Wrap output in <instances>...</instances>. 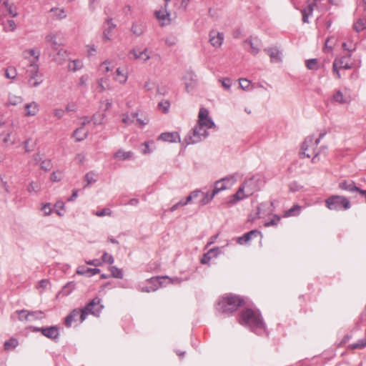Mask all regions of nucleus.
<instances>
[{"mask_svg":"<svg viewBox=\"0 0 366 366\" xmlns=\"http://www.w3.org/2000/svg\"><path fill=\"white\" fill-rule=\"evenodd\" d=\"M307 147H308L307 141H305L302 146V149H301L302 152H300L301 156L307 157H310V155L308 153H307Z\"/></svg>","mask_w":366,"mask_h":366,"instance_id":"62","label":"nucleus"},{"mask_svg":"<svg viewBox=\"0 0 366 366\" xmlns=\"http://www.w3.org/2000/svg\"><path fill=\"white\" fill-rule=\"evenodd\" d=\"M326 207L330 210L347 209L350 207V201L343 196L332 195L325 200Z\"/></svg>","mask_w":366,"mask_h":366,"instance_id":"3","label":"nucleus"},{"mask_svg":"<svg viewBox=\"0 0 366 366\" xmlns=\"http://www.w3.org/2000/svg\"><path fill=\"white\" fill-rule=\"evenodd\" d=\"M99 272H100V269H97V268H94V269H86V270H83V269H78L77 270V273L78 274H86L88 273L89 276H92V275H94L96 274H99Z\"/></svg>","mask_w":366,"mask_h":366,"instance_id":"48","label":"nucleus"},{"mask_svg":"<svg viewBox=\"0 0 366 366\" xmlns=\"http://www.w3.org/2000/svg\"><path fill=\"white\" fill-rule=\"evenodd\" d=\"M107 28L105 29L103 33V39L104 41H109L112 39L114 33V26L110 23L107 24Z\"/></svg>","mask_w":366,"mask_h":366,"instance_id":"33","label":"nucleus"},{"mask_svg":"<svg viewBox=\"0 0 366 366\" xmlns=\"http://www.w3.org/2000/svg\"><path fill=\"white\" fill-rule=\"evenodd\" d=\"M19 320L21 321H31L34 319L40 318L39 315L43 313L41 311L29 312L27 310H21L18 312Z\"/></svg>","mask_w":366,"mask_h":366,"instance_id":"18","label":"nucleus"},{"mask_svg":"<svg viewBox=\"0 0 366 366\" xmlns=\"http://www.w3.org/2000/svg\"><path fill=\"white\" fill-rule=\"evenodd\" d=\"M248 197H249V194H248L244 187H243L242 185H241L238 189L237 192L234 194H232L229 197L227 204L229 206L234 205L237 204L238 202L243 200L244 199Z\"/></svg>","mask_w":366,"mask_h":366,"instance_id":"11","label":"nucleus"},{"mask_svg":"<svg viewBox=\"0 0 366 366\" xmlns=\"http://www.w3.org/2000/svg\"><path fill=\"white\" fill-rule=\"evenodd\" d=\"M170 107V104L168 101L164 100L160 102L158 104L159 109L163 112V113H167L169 111Z\"/></svg>","mask_w":366,"mask_h":366,"instance_id":"51","label":"nucleus"},{"mask_svg":"<svg viewBox=\"0 0 366 366\" xmlns=\"http://www.w3.org/2000/svg\"><path fill=\"white\" fill-rule=\"evenodd\" d=\"M206 129L207 128L204 126L197 124L192 130V136L190 137L189 143H197L205 138L207 135Z\"/></svg>","mask_w":366,"mask_h":366,"instance_id":"10","label":"nucleus"},{"mask_svg":"<svg viewBox=\"0 0 366 366\" xmlns=\"http://www.w3.org/2000/svg\"><path fill=\"white\" fill-rule=\"evenodd\" d=\"M18 345V341L14 338H11L4 343V349L10 350L15 348Z\"/></svg>","mask_w":366,"mask_h":366,"instance_id":"47","label":"nucleus"},{"mask_svg":"<svg viewBox=\"0 0 366 366\" xmlns=\"http://www.w3.org/2000/svg\"><path fill=\"white\" fill-rule=\"evenodd\" d=\"M200 191H194L193 192H192L190 194V195H189L187 197V200L186 202H182L180 201L179 202V204L182 205V206H184V205H186L187 203L190 202L192 201V199L193 198H196L199 196V194H200Z\"/></svg>","mask_w":366,"mask_h":366,"instance_id":"54","label":"nucleus"},{"mask_svg":"<svg viewBox=\"0 0 366 366\" xmlns=\"http://www.w3.org/2000/svg\"><path fill=\"white\" fill-rule=\"evenodd\" d=\"M40 167L44 171H49L52 168V163L49 159H44L40 163Z\"/></svg>","mask_w":366,"mask_h":366,"instance_id":"52","label":"nucleus"},{"mask_svg":"<svg viewBox=\"0 0 366 366\" xmlns=\"http://www.w3.org/2000/svg\"><path fill=\"white\" fill-rule=\"evenodd\" d=\"M82 66V64L79 60L71 61L68 64V68L70 71H75Z\"/></svg>","mask_w":366,"mask_h":366,"instance_id":"45","label":"nucleus"},{"mask_svg":"<svg viewBox=\"0 0 366 366\" xmlns=\"http://www.w3.org/2000/svg\"><path fill=\"white\" fill-rule=\"evenodd\" d=\"M333 98L336 102L340 103V104H346V103L349 102L348 98L344 97L342 93L340 91L337 92L334 94Z\"/></svg>","mask_w":366,"mask_h":366,"instance_id":"39","label":"nucleus"},{"mask_svg":"<svg viewBox=\"0 0 366 366\" xmlns=\"http://www.w3.org/2000/svg\"><path fill=\"white\" fill-rule=\"evenodd\" d=\"M62 179V172L60 171H54L50 175V180L53 182H57Z\"/></svg>","mask_w":366,"mask_h":366,"instance_id":"50","label":"nucleus"},{"mask_svg":"<svg viewBox=\"0 0 366 366\" xmlns=\"http://www.w3.org/2000/svg\"><path fill=\"white\" fill-rule=\"evenodd\" d=\"M97 217H104V216H111L112 211L109 208H105L102 209L101 211H98L94 213Z\"/></svg>","mask_w":366,"mask_h":366,"instance_id":"59","label":"nucleus"},{"mask_svg":"<svg viewBox=\"0 0 366 366\" xmlns=\"http://www.w3.org/2000/svg\"><path fill=\"white\" fill-rule=\"evenodd\" d=\"M259 234H260V232H258L257 230H252V231L244 234L243 236L239 237L238 242L239 244H243V243L247 242L252 238V236H257Z\"/></svg>","mask_w":366,"mask_h":366,"instance_id":"34","label":"nucleus"},{"mask_svg":"<svg viewBox=\"0 0 366 366\" xmlns=\"http://www.w3.org/2000/svg\"><path fill=\"white\" fill-rule=\"evenodd\" d=\"M85 310L79 309H75L66 317L65 324L66 327H70L74 321L77 320V317L79 318L81 322L85 320Z\"/></svg>","mask_w":366,"mask_h":366,"instance_id":"12","label":"nucleus"},{"mask_svg":"<svg viewBox=\"0 0 366 366\" xmlns=\"http://www.w3.org/2000/svg\"><path fill=\"white\" fill-rule=\"evenodd\" d=\"M51 12L52 13L53 16L58 19H64L66 16L64 10L60 8L51 9Z\"/></svg>","mask_w":366,"mask_h":366,"instance_id":"38","label":"nucleus"},{"mask_svg":"<svg viewBox=\"0 0 366 366\" xmlns=\"http://www.w3.org/2000/svg\"><path fill=\"white\" fill-rule=\"evenodd\" d=\"M239 324L252 329L263 328L264 322L257 310L246 308L239 313Z\"/></svg>","mask_w":366,"mask_h":366,"instance_id":"2","label":"nucleus"},{"mask_svg":"<svg viewBox=\"0 0 366 366\" xmlns=\"http://www.w3.org/2000/svg\"><path fill=\"white\" fill-rule=\"evenodd\" d=\"M280 221V217L278 216H274L272 219H271L269 222H267L264 223V227H270V226H274L277 225V223Z\"/></svg>","mask_w":366,"mask_h":366,"instance_id":"61","label":"nucleus"},{"mask_svg":"<svg viewBox=\"0 0 366 366\" xmlns=\"http://www.w3.org/2000/svg\"><path fill=\"white\" fill-rule=\"evenodd\" d=\"M339 188L342 190H347L349 192H358L360 193V191L362 189H359L355 185V183L352 181L347 182V181H343L339 184Z\"/></svg>","mask_w":366,"mask_h":366,"instance_id":"24","label":"nucleus"},{"mask_svg":"<svg viewBox=\"0 0 366 366\" xmlns=\"http://www.w3.org/2000/svg\"><path fill=\"white\" fill-rule=\"evenodd\" d=\"M244 44H248L249 45L250 49L249 51L253 55L257 54L260 50L261 42L260 40L256 37L247 39L244 41Z\"/></svg>","mask_w":366,"mask_h":366,"instance_id":"20","label":"nucleus"},{"mask_svg":"<svg viewBox=\"0 0 366 366\" xmlns=\"http://www.w3.org/2000/svg\"><path fill=\"white\" fill-rule=\"evenodd\" d=\"M19 141L20 140L17 137L16 134L13 133L11 129L7 134L4 137V139L2 140L6 145H12L19 143Z\"/></svg>","mask_w":366,"mask_h":366,"instance_id":"26","label":"nucleus"},{"mask_svg":"<svg viewBox=\"0 0 366 366\" xmlns=\"http://www.w3.org/2000/svg\"><path fill=\"white\" fill-rule=\"evenodd\" d=\"M202 198L200 200L199 204L202 205H205L212 201L216 194H214V192L212 190L211 193H202Z\"/></svg>","mask_w":366,"mask_h":366,"instance_id":"36","label":"nucleus"},{"mask_svg":"<svg viewBox=\"0 0 366 366\" xmlns=\"http://www.w3.org/2000/svg\"><path fill=\"white\" fill-rule=\"evenodd\" d=\"M242 185L244 187L249 196H251L256 190V184L253 179L245 181Z\"/></svg>","mask_w":366,"mask_h":366,"instance_id":"30","label":"nucleus"},{"mask_svg":"<svg viewBox=\"0 0 366 366\" xmlns=\"http://www.w3.org/2000/svg\"><path fill=\"white\" fill-rule=\"evenodd\" d=\"M34 331H39L44 336L51 340H56V338H58L59 335V328L56 326L35 328Z\"/></svg>","mask_w":366,"mask_h":366,"instance_id":"14","label":"nucleus"},{"mask_svg":"<svg viewBox=\"0 0 366 366\" xmlns=\"http://www.w3.org/2000/svg\"><path fill=\"white\" fill-rule=\"evenodd\" d=\"M129 58L134 60H139L145 61L149 59V55L147 49L140 50L139 49H134L129 53Z\"/></svg>","mask_w":366,"mask_h":366,"instance_id":"16","label":"nucleus"},{"mask_svg":"<svg viewBox=\"0 0 366 366\" xmlns=\"http://www.w3.org/2000/svg\"><path fill=\"white\" fill-rule=\"evenodd\" d=\"M16 27V25L15 21L13 20H9V21H7V22L4 26V29L6 31H13L15 30Z\"/></svg>","mask_w":366,"mask_h":366,"instance_id":"58","label":"nucleus"},{"mask_svg":"<svg viewBox=\"0 0 366 366\" xmlns=\"http://www.w3.org/2000/svg\"><path fill=\"white\" fill-rule=\"evenodd\" d=\"M54 207L56 213L60 217L63 216V212L61 211L64 209V203L63 202H57Z\"/></svg>","mask_w":366,"mask_h":366,"instance_id":"57","label":"nucleus"},{"mask_svg":"<svg viewBox=\"0 0 366 366\" xmlns=\"http://www.w3.org/2000/svg\"><path fill=\"white\" fill-rule=\"evenodd\" d=\"M113 69V66L112 63L108 61H105L102 63L99 66V71L103 74H107V72L112 71Z\"/></svg>","mask_w":366,"mask_h":366,"instance_id":"40","label":"nucleus"},{"mask_svg":"<svg viewBox=\"0 0 366 366\" xmlns=\"http://www.w3.org/2000/svg\"><path fill=\"white\" fill-rule=\"evenodd\" d=\"M264 51L269 56L272 62H279L281 61V53L277 48L266 49Z\"/></svg>","mask_w":366,"mask_h":366,"instance_id":"25","label":"nucleus"},{"mask_svg":"<svg viewBox=\"0 0 366 366\" xmlns=\"http://www.w3.org/2000/svg\"><path fill=\"white\" fill-rule=\"evenodd\" d=\"M87 130L84 127H81L74 131L73 135L76 141L80 142L87 137Z\"/></svg>","mask_w":366,"mask_h":366,"instance_id":"31","label":"nucleus"},{"mask_svg":"<svg viewBox=\"0 0 366 366\" xmlns=\"http://www.w3.org/2000/svg\"><path fill=\"white\" fill-rule=\"evenodd\" d=\"M239 86L242 90L248 91L252 88V83L249 80L244 78L239 79Z\"/></svg>","mask_w":366,"mask_h":366,"instance_id":"41","label":"nucleus"},{"mask_svg":"<svg viewBox=\"0 0 366 366\" xmlns=\"http://www.w3.org/2000/svg\"><path fill=\"white\" fill-rule=\"evenodd\" d=\"M342 46L345 50L348 51H352L355 50V45L352 44V43L350 45H347V43L344 42V43H342Z\"/></svg>","mask_w":366,"mask_h":366,"instance_id":"64","label":"nucleus"},{"mask_svg":"<svg viewBox=\"0 0 366 366\" xmlns=\"http://www.w3.org/2000/svg\"><path fill=\"white\" fill-rule=\"evenodd\" d=\"M10 129V127L6 124H0V139L1 140L4 139V137H5L7 134Z\"/></svg>","mask_w":366,"mask_h":366,"instance_id":"55","label":"nucleus"},{"mask_svg":"<svg viewBox=\"0 0 366 366\" xmlns=\"http://www.w3.org/2000/svg\"><path fill=\"white\" fill-rule=\"evenodd\" d=\"M244 304V300L238 295L225 294L218 300L217 310L222 314H232Z\"/></svg>","mask_w":366,"mask_h":366,"instance_id":"1","label":"nucleus"},{"mask_svg":"<svg viewBox=\"0 0 366 366\" xmlns=\"http://www.w3.org/2000/svg\"><path fill=\"white\" fill-rule=\"evenodd\" d=\"M177 10H168L167 6H165L164 9H159L154 12L155 16L159 21L161 26H164L169 24L172 20V18H175L177 14Z\"/></svg>","mask_w":366,"mask_h":366,"instance_id":"6","label":"nucleus"},{"mask_svg":"<svg viewBox=\"0 0 366 366\" xmlns=\"http://www.w3.org/2000/svg\"><path fill=\"white\" fill-rule=\"evenodd\" d=\"M39 112V105L35 102H31L24 104L23 114L26 117H34Z\"/></svg>","mask_w":366,"mask_h":366,"instance_id":"15","label":"nucleus"},{"mask_svg":"<svg viewBox=\"0 0 366 366\" xmlns=\"http://www.w3.org/2000/svg\"><path fill=\"white\" fill-rule=\"evenodd\" d=\"M111 275L115 278L122 279L123 277L122 271L117 267L112 266L109 268Z\"/></svg>","mask_w":366,"mask_h":366,"instance_id":"44","label":"nucleus"},{"mask_svg":"<svg viewBox=\"0 0 366 366\" xmlns=\"http://www.w3.org/2000/svg\"><path fill=\"white\" fill-rule=\"evenodd\" d=\"M46 42L55 50L62 44V39L59 34L50 33L46 36Z\"/></svg>","mask_w":366,"mask_h":366,"instance_id":"19","label":"nucleus"},{"mask_svg":"<svg viewBox=\"0 0 366 366\" xmlns=\"http://www.w3.org/2000/svg\"><path fill=\"white\" fill-rule=\"evenodd\" d=\"M40 56V51L37 49H28L23 51L22 56L24 59L30 62L29 69L31 72L36 74L38 70V65L36 62L39 61Z\"/></svg>","mask_w":366,"mask_h":366,"instance_id":"5","label":"nucleus"},{"mask_svg":"<svg viewBox=\"0 0 366 366\" xmlns=\"http://www.w3.org/2000/svg\"><path fill=\"white\" fill-rule=\"evenodd\" d=\"M236 182L234 177H228L217 181L214 183L213 191L217 194L219 192L229 189Z\"/></svg>","mask_w":366,"mask_h":366,"instance_id":"7","label":"nucleus"},{"mask_svg":"<svg viewBox=\"0 0 366 366\" xmlns=\"http://www.w3.org/2000/svg\"><path fill=\"white\" fill-rule=\"evenodd\" d=\"M305 64L309 69H317L318 68L317 60L316 59L307 60Z\"/></svg>","mask_w":366,"mask_h":366,"instance_id":"56","label":"nucleus"},{"mask_svg":"<svg viewBox=\"0 0 366 366\" xmlns=\"http://www.w3.org/2000/svg\"><path fill=\"white\" fill-rule=\"evenodd\" d=\"M22 102V98L20 96L11 95L9 97L8 104L16 106Z\"/></svg>","mask_w":366,"mask_h":366,"instance_id":"46","label":"nucleus"},{"mask_svg":"<svg viewBox=\"0 0 366 366\" xmlns=\"http://www.w3.org/2000/svg\"><path fill=\"white\" fill-rule=\"evenodd\" d=\"M353 27L354 29L357 32L364 30L365 29H366V19H359L357 21L355 22Z\"/></svg>","mask_w":366,"mask_h":366,"instance_id":"37","label":"nucleus"},{"mask_svg":"<svg viewBox=\"0 0 366 366\" xmlns=\"http://www.w3.org/2000/svg\"><path fill=\"white\" fill-rule=\"evenodd\" d=\"M133 153L132 152L119 149L114 154V158L117 161H124L131 159Z\"/></svg>","mask_w":366,"mask_h":366,"instance_id":"27","label":"nucleus"},{"mask_svg":"<svg viewBox=\"0 0 366 366\" xmlns=\"http://www.w3.org/2000/svg\"><path fill=\"white\" fill-rule=\"evenodd\" d=\"M219 82L221 83L222 87L225 89L229 91L231 88L232 85V80L229 78H224V79H219Z\"/></svg>","mask_w":366,"mask_h":366,"instance_id":"53","label":"nucleus"},{"mask_svg":"<svg viewBox=\"0 0 366 366\" xmlns=\"http://www.w3.org/2000/svg\"><path fill=\"white\" fill-rule=\"evenodd\" d=\"M219 254V249L218 247L212 248L203 255L200 259V262L203 264H207L212 259L217 257Z\"/></svg>","mask_w":366,"mask_h":366,"instance_id":"21","label":"nucleus"},{"mask_svg":"<svg viewBox=\"0 0 366 366\" xmlns=\"http://www.w3.org/2000/svg\"><path fill=\"white\" fill-rule=\"evenodd\" d=\"M366 347V338L358 341L357 343L350 345L348 346L349 350H361Z\"/></svg>","mask_w":366,"mask_h":366,"instance_id":"42","label":"nucleus"},{"mask_svg":"<svg viewBox=\"0 0 366 366\" xmlns=\"http://www.w3.org/2000/svg\"><path fill=\"white\" fill-rule=\"evenodd\" d=\"M41 211L44 213L45 215H49L51 212V207L50 204H45L41 207Z\"/></svg>","mask_w":366,"mask_h":366,"instance_id":"63","label":"nucleus"},{"mask_svg":"<svg viewBox=\"0 0 366 366\" xmlns=\"http://www.w3.org/2000/svg\"><path fill=\"white\" fill-rule=\"evenodd\" d=\"M102 260L103 262L107 263V264H112L114 262V258L113 257L108 254L107 252H104L102 255Z\"/></svg>","mask_w":366,"mask_h":366,"instance_id":"60","label":"nucleus"},{"mask_svg":"<svg viewBox=\"0 0 366 366\" xmlns=\"http://www.w3.org/2000/svg\"><path fill=\"white\" fill-rule=\"evenodd\" d=\"M351 54L340 56L335 59L332 64V71L335 74L336 78L340 79V69H350L352 67L353 64L350 61Z\"/></svg>","mask_w":366,"mask_h":366,"instance_id":"4","label":"nucleus"},{"mask_svg":"<svg viewBox=\"0 0 366 366\" xmlns=\"http://www.w3.org/2000/svg\"><path fill=\"white\" fill-rule=\"evenodd\" d=\"M301 210V207L298 204L294 205L292 208L285 212L283 217H290L299 214Z\"/></svg>","mask_w":366,"mask_h":366,"instance_id":"35","label":"nucleus"},{"mask_svg":"<svg viewBox=\"0 0 366 366\" xmlns=\"http://www.w3.org/2000/svg\"><path fill=\"white\" fill-rule=\"evenodd\" d=\"M113 79L119 84H124L128 79V72L127 69L119 67L113 74Z\"/></svg>","mask_w":366,"mask_h":366,"instance_id":"17","label":"nucleus"},{"mask_svg":"<svg viewBox=\"0 0 366 366\" xmlns=\"http://www.w3.org/2000/svg\"><path fill=\"white\" fill-rule=\"evenodd\" d=\"M139 115V112H136L132 113V114H129L128 113H124L122 114V122L125 125H129L132 124H134L135 117Z\"/></svg>","mask_w":366,"mask_h":366,"instance_id":"29","label":"nucleus"},{"mask_svg":"<svg viewBox=\"0 0 366 366\" xmlns=\"http://www.w3.org/2000/svg\"><path fill=\"white\" fill-rule=\"evenodd\" d=\"M84 180L86 182V186L89 185L90 184L96 182V180H97V175L93 172H88L85 175Z\"/></svg>","mask_w":366,"mask_h":366,"instance_id":"49","label":"nucleus"},{"mask_svg":"<svg viewBox=\"0 0 366 366\" xmlns=\"http://www.w3.org/2000/svg\"><path fill=\"white\" fill-rule=\"evenodd\" d=\"M102 306L100 305V300L99 298L93 299L84 309L85 310V319L88 314L97 315L100 312Z\"/></svg>","mask_w":366,"mask_h":366,"instance_id":"13","label":"nucleus"},{"mask_svg":"<svg viewBox=\"0 0 366 366\" xmlns=\"http://www.w3.org/2000/svg\"><path fill=\"white\" fill-rule=\"evenodd\" d=\"M97 90L99 92H103L106 90L112 89L110 80L108 77H102L97 80Z\"/></svg>","mask_w":366,"mask_h":366,"instance_id":"23","label":"nucleus"},{"mask_svg":"<svg viewBox=\"0 0 366 366\" xmlns=\"http://www.w3.org/2000/svg\"><path fill=\"white\" fill-rule=\"evenodd\" d=\"M149 117L143 113L139 112V115L137 117H135L134 119L135 125L140 128H142L143 127L147 125L149 123Z\"/></svg>","mask_w":366,"mask_h":366,"instance_id":"28","label":"nucleus"},{"mask_svg":"<svg viewBox=\"0 0 366 366\" xmlns=\"http://www.w3.org/2000/svg\"><path fill=\"white\" fill-rule=\"evenodd\" d=\"M158 139L168 142H177L180 141V137L178 132H165L161 134L158 137Z\"/></svg>","mask_w":366,"mask_h":366,"instance_id":"22","label":"nucleus"},{"mask_svg":"<svg viewBox=\"0 0 366 366\" xmlns=\"http://www.w3.org/2000/svg\"><path fill=\"white\" fill-rule=\"evenodd\" d=\"M197 124L204 126L207 129H210L214 127V124L209 117V112L205 108H200L198 114Z\"/></svg>","mask_w":366,"mask_h":366,"instance_id":"9","label":"nucleus"},{"mask_svg":"<svg viewBox=\"0 0 366 366\" xmlns=\"http://www.w3.org/2000/svg\"><path fill=\"white\" fill-rule=\"evenodd\" d=\"M17 75V71L15 67L9 66L6 69L5 76L7 79H14Z\"/></svg>","mask_w":366,"mask_h":366,"instance_id":"43","label":"nucleus"},{"mask_svg":"<svg viewBox=\"0 0 366 366\" xmlns=\"http://www.w3.org/2000/svg\"><path fill=\"white\" fill-rule=\"evenodd\" d=\"M224 34L217 30L212 29L209 33V42L215 49H219L223 44Z\"/></svg>","mask_w":366,"mask_h":366,"instance_id":"8","label":"nucleus"},{"mask_svg":"<svg viewBox=\"0 0 366 366\" xmlns=\"http://www.w3.org/2000/svg\"><path fill=\"white\" fill-rule=\"evenodd\" d=\"M28 72L30 76V79H29L30 86L32 87L37 86L41 81V77L38 76V71H36V74H35L34 71L31 72L30 69H29Z\"/></svg>","mask_w":366,"mask_h":366,"instance_id":"32","label":"nucleus"}]
</instances>
